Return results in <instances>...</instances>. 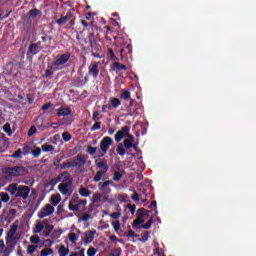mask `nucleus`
Segmentation results:
<instances>
[{"label":"nucleus","mask_w":256,"mask_h":256,"mask_svg":"<svg viewBox=\"0 0 256 256\" xmlns=\"http://www.w3.org/2000/svg\"><path fill=\"white\" fill-rule=\"evenodd\" d=\"M76 161L68 160L66 162H63L60 166V169H69L71 167H76L77 169H82V167H85V164L87 163V156L85 155H77Z\"/></svg>","instance_id":"f257e3e1"},{"label":"nucleus","mask_w":256,"mask_h":256,"mask_svg":"<svg viewBox=\"0 0 256 256\" xmlns=\"http://www.w3.org/2000/svg\"><path fill=\"white\" fill-rule=\"evenodd\" d=\"M4 173L8 177H23L29 173V170L24 166H14L5 168Z\"/></svg>","instance_id":"f03ea898"},{"label":"nucleus","mask_w":256,"mask_h":256,"mask_svg":"<svg viewBox=\"0 0 256 256\" xmlns=\"http://www.w3.org/2000/svg\"><path fill=\"white\" fill-rule=\"evenodd\" d=\"M95 164H96V167H98V169H101V170L96 172V175L94 176L93 181L95 183H99V181L103 179V176L105 175V173L109 171V165L107 164V160H102L100 162L99 160H96Z\"/></svg>","instance_id":"7ed1b4c3"},{"label":"nucleus","mask_w":256,"mask_h":256,"mask_svg":"<svg viewBox=\"0 0 256 256\" xmlns=\"http://www.w3.org/2000/svg\"><path fill=\"white\" fill-rule=\"evenodd\" d=\"M129 131H131V128L129 126H124L121 130L117 131L114 136L116 143H121L124 137H127L128 141H131L133 143V141H135V136L131 135Z\"/></svg>","instance_id":"20e7f679"},{"label":"nucleus","mask_w":256,"mask_h":256,"mask_svg":"<svg viewBox=\"0 0 256 256\" xmlns=\"http://www.w3.org/2000/svg\"><path fill=\"white\" fill-rule=\"evenodd\" d=\"M88 40L91 47L92 57H95L96 59H101L103 56L99 55L102 51L101 45L97 44V41H95V33H90L88 36Z\"/></svg>","instance_id":"39448f33"},{"label":"nucleus","mask_w":256,"mask_h":256,"mask_svg":"<svg viewBox=\"0 0 256 256\" xmlns=\"http://www.w3.org/2000/svg\"><path fill=\"white\" fill-rule=\"evenodd\" d=\"M18 227L19 225L14 224L13 226H11L10 230L7 233L6 244L10 249H15V241H17V238H15V234L17 233Z\"/></svg>","instance_id":"423d86ee"},{"label":"nucleus","mask_w":256,"mask_h":256,"mask_svg":"<svg viewBox=\"0 0 256 256\" xmlns=\"http://www.w3.org/2000/svg\"><path fill=\"white\" fill-rule=\"evenodd\" d=\"M111 145H113V138L109 136H105L100 141V150L102 151L101 157H105V155H107V151H109Z\"/></svg>","instance_id":"0eeeda50"},{"label":"nucleus","mask_w":256,"mask_h":256,"mask_svg":"<svg viewBox=\"0 0 256 256\" xmlns=\"http://www.w3.org/2000/svg\"><path fill=\"white\" fill-rule=\"evenodd\" d=\"M55 213V207L51 204H46L38 213L39 219H45Z\"/></svg>","instance_id":"6e6552de"},{"label":"nucleus","mask_w":256,"mask_h":256,"mask_svg":"<svg viewBox=\"0 0 256 256\" xmlns=\"http://www.w3.org/2000/svg\"><path fill=\"white\" fill-rule=\"evenodd\" d=\"M149 211L145 208L138 209V219H135L132 223V227H138V225H143L145 223V215H149Z\"/></svg>","instance_id":"1a4fd4ad"},{"label":"nucleus","mask_w":256,"mask_h":256,"mask_svg":"<svg viewBox=\"0 0 256 256\" xmlns=\"http://www.w3.org/2000/svg\"><path fill=\"white\" fill-rule=\"evenodd\" d=\"M29 193H31V187L21 185V186H18L16 197H21V199L26 200V199H29Z\"/></svg>","instance_id":"9d476101"},{"label":"nucleus","mask_w":256,"mask_h":256,"mask_svg":"<svg viewBox=\"0 0 256 256\" xmlns=\"http://www.w3.org/2000/svg\"><path fill=\"white\" fill-rule=\"evenodd\" d=\"M69 59H71V53L66 52L62 55H60L54 62V66L55 67H59L61 65H65V63H67V61H69Z\"/></svg>","instance_id":"9b49d317"},{"label":"nucleus","mask_w":256,"mask_h":256,"mask_svg":"<svg viewBox=\"0 0 256 256\" xmlns=\"http://www.w3.org/2000/svg\"><path fill=\"white\" fill-rule=\"evenodd\" d=\"M88 74L91 75L94 79H97L99 77V62H92L90 64Z\"/></svg>","instance_id":"f8f14e48"},{"label":"nucleus","mask_w":256,"mask_h":256,"mask_svg":"<svg viewBox=\"0 0 256 256\" xmlns=\"http://www.w3.org/2000/svg\"><path fill=\"white\" fill-rule=\"evenodd\" d=\"M71 185H73V180H70L66 183H61L58 186V190L62 195H69V187H71Z\"/></svg>","instance_id":"ddd939ff"},{"label":"nucleus","mask_w":256,"mask_h":256,"mask_svg":"<svg viewBox=\"0 0 256 256\" xmlns=\"http://www.w3.org/2000/svg\"><path fill=\"white\" fill-rule=\"evenodd\" d=\"M95 233H97L96 230H89L85 233L83 241L84 243H86V245H89V243H93V239H95Z\"/></svg>","instance_id":"4468645a"},{"label":"nucleus","mask_w":256,"mask_h":256,"mask_svg":"<svg viewBox=\"0 0 256 256\" xmlns=\"http://www.w3.org/2000/svg\"><path fill=\"white\" fill-rule=\"evenodd\" d=\"M73 18V14L71 12H67L65 16H61L58 20H56L57 25H65L67 21Z\"/></svg>","instance_id":"2eb2a0df"},{"label":"nucleus","mask_w":256,"mask_h":256,"mask_svg":"<svg viewBox=\"0 0 256 256\" xmlns=\"http://www.w3.org/2000/svg\"><path fill=\"white\" fill-rule=\"evenodd\" d=\"M78 201V197H73L69 204H68V208L70 209V211H79V204L77 203Z\"/></svg>","instance_id":"dca6fc26"},{"label":"nucleus","mask_w":256,"mask_h":256,"mask_svg":"<svg viewBox=\"0 0 256 256\" xmlns=\"http://www.w3.org/2000/svg\"><path fill=\"white\" fill-rule=\"evenodd\" d=\"M37 49H39L37 44H30L27 51V58L29 59L31 56L33 57V55H37V53H39Z\"/></svg>","instance_id":"f3484780"},{"label":"nucleus","mask_w":256,"mask_h":256,"mask_svg":"<svg viewBox=\"0 0 256 256\" xmlns=\"http://www.w3.org/2000/svg\"><path fill=\"white\" fill-rule=\"evenodd\" d=\"M48 44L47 45H44V46H41V41H38L37 43H33L34 45H36V47L38 49H40V51H43V49H49V47H51V41H53V36L50 35L48 36Z\"/></svg>","instance_id":"a211bd4d"},{"label":"nucleus","mask_w":256,"mask_h":256,"mask_svg":"<svg viewBox=\"0 0 256 256\" xmlns=\"http://www.w3.org/2000/svg\"><path fill=\"white\" fill-rule=\"evenodd\" d=\"M58 117H67L71 113V108H58L57 110Z\"/></svg>","instance_id":"6ab92c4d"},{"label":"nucleus","mask_w":256,"mask_h":256,"mask_svg":"<svg viewBox=\"0 0 256 256\" xmlns=\"http://www.w3.org/2000/svg\"><path fill=\"white\" fill-rule=\"evenodd\" d=\"M50 203L53 207H57L58 203H61V194H54L50 198Z\"/></svg>","instance_id":"aec40b11"},{"label":"nucleus","mask_w":256,"mask_h":256,"mask_svg":"<svg viewBox=\"0 0 256 256\" xmlns=\"http://www.w3.org/2000/svg\"><path fill=\"white\" fill-rule=\"evenodd\" d=\"M139 109H141V107H140L138 104H136V105L134 106V108H132V109H130V110L128 111L127 114H128L130 117H139V115H140Z\"/></svg>","instance_id":"412c9836"},{"label":"nucleus","mask_w":256,"mask_h":256,"mask_svg":"<svg viewBox=\"0 0 256 256\" xmlns=\"http://www.w3.org/2000/svg\"><path fill=\"white\" fill-rule=\"evenodd\" d=\"M18 189L19 186H17V183H13L8 186L7 191H9L11 195H14L16 197Z\"/></svg>","instance_id":"4be33fe9"},{"label":"nucleus","mask_w":256,"mask_h":256,"mask_svg":"<svg viewBox=\"0 0 256 256\" xmlns=\"http://www.w3.org/2000/svg\"><path fill=\"white\" fill-rule=\"evenodd\" d=\"M58 177H61L62 183H65V181L69 183V181H71V174L68 171L62 172Z\"/></svg>","instance_id":"5701e85b"},{"label":"nucleus","mask_w":256,"mask_h":256,"mask_svg":"<svg viewBox=\"0 0 256 256\" xmlns=\"http://www.w3.org/2000/svg\"><path fill=\"white\" fill-rule=\"evenodd\" d=\"M116 153H118V155H120V157H125V155L127 154V151L125 150V146H123V144L119 143L116 148Z\"/></svg>","instance_id":"b1692460"},{"label":"nucleus","mask_w":256,"mask_h":256,"mask_svg":"<svg viewBox=\"0 0 256 256\" xmlns=\"http://www.w3.org/2000/svg\"><path fill=\"white\" fill-rule=\"evenodd\" d=\"M61 181V177H56V178H53V179H50L47 184H46V187H55V185H57V183H60Z\"/></svg>","instance_id":"393cba45"},{"label":"nucleus","mask_w":256,"mask_h":256,"mask_svg":"<svg viewBox=\"0 0 256 256\" xmlns=\"http://www.w3.org/2000/svg\"><path fill=\"white\" fill-rule=\"evenodd\" d=\"M120 99H124V101H129L131 99V92L129 90H122L120 95Z\"/></svg>","instance_id":"a878e982"},{"label":"nucleus","mask_w":256,"mask_h":256,"mask_svg":"<svg viewBox=\"0 0 256 256\" xmlns=\"http://www.w3.org/2000/svg\"><path fill=\"white\" fill-rule=\"evenodd\" d=\"M58 253L60 256H67V255H69V249L67 247H65V245H61L58 250Z\"/></svg>","instance_id":"bb28decb"},{"label":"nucleus","mask_w":256,"mask_h":256,"mask_svg":"<svg viewBox=\"0 0 256 256\" xmlns=\"http://www.w3.org/2000/svg\"><path fill=\"white\" fill-rule=\"evenodd\" d=\"M113 66L115 67V69H117L118 71H127V65L125 64H121L119 62H114Z\"/></svg>","instance_id":"cd10ccee"},{"label":"nucleus","mask_w":256,"mask_h":256,"mask_svg":"<svg viewBox=\"0 0 256 256\" xmlns=\"http://www.w3.org/2000/svg\"><path fill=\"white\" fill-rule=\"evenodd\" d=\"M42 151H44V153H49V151H55V146L51 144H44L42 145Z\"/></svg>","instance_id":"c85d7f7f"},{"label":"nucleus","mask_w":256,"mask_h":256,"mask_svg":"<svg viewBox=\"0 0 256 256\" xmlns=\"http://www.w3.org/2000/svg\"><path fill=\"white\" fill-rule=\"evenodd\" d=\"M79 194L82 196V197H89L91 195V191L87 188H80L79 189Z\"/></svg>","instance_id":"c756f323"},{"label":"nucleus","mask_w":256,"mask_h":256,"mask_svg":"<svg viewBox=\"0 0 256 256\" xmlns=\"http://www.w3.org/2000/svg\"><path fill=\"white\" fill-rule=\"evenodd\" d=\"M0 197H1V203H9V194L5 192H0Z\"/></svg>","instance_id":"7c9ffc66"},{"label":"nucleus","mask_w":256,"mask_h":256,"mask_svg":"<svg viewBox=\"0 0 256 256\" xmlns=\"http://www.w3.org/2000/svg\"><path fill=\"white\" fill-rule=\"evenodd\" d=\"M45 229V223H38L36 224V227L34 229V233H41V231H43Z\"/></svg>","instance_id":"2f4dec72"},{"label":"nucleus","mask_w":256,"mask_h":256,"mask_svg":"<svg viewBox=\"0 0 256 256\" xmlns=\"http://www.w3.org/2000/svg\"><path fill=\"white\" fill-rule=\"evenodd\" d=\"M3 130L7 133L8 137H11V135H13V131L11 130V124L6 123L3 126Z\"/></svg>","instance_id":"473e14b6"},{"label":"nucleus","mask_w":256,"mask_h":256,"mask_svg":"<svg viewBox=\"0 0 256 256\" xmlns=\"http://www.w3.org/2000/svg\"><path fill=\"white\" fill-rule=\"evenodd\" d=\"M43 223H44L45 231H49V233H51L53 231V229H55V226L47 223V220H43Z\"/></svg>","instance_id":"72a5a7b5"},{"label":"nucleus","mask_w":256,"mask_h":256,"mask_svg":"<svg viewBox=\"0 0 256 256\" xmlns=\"http://www.w3.org/2000/svg\"><path fill=\"white\" fill-rule=\"evenodd\" d=\"M103 199V194L97 192L92 197V203H98V201H101Z\"/></svg>","instance_id":"f704fd0d"},{"label":"nucleus","mask_w":256,"mask_h":256,"mask_svg":"<svg viewBox=\"0 0 256 256\" xmlns=\"http://www.w3.org/2000/svg\"><path fill=\"white\" fill-rule=\"evenodd\" d=\"M62 139H63V141H65V143H69V141H71V139H73V136H71V134L69 132H64V133H62Z\"/></svg>","instance_id":"c9c22d12"},{"label":"nucleus","mask_w":256,"mask_h":256,"mask_svg":"<svg viewBox=\"0 0 256 256\" xmlns=\"http://www.w3.org/2000/svg\"><path fill=\"white\" fill-rule=\"evenodd\" d=\"M111 181L110 180H108V181H105V182H100L99 184H98V187H99V189L101 190V191H103V190H105V188H107V187H109V185H111Z\"/></svg>","instance_id":"e433bc0d"},{"label":"nucleus","mask_w":256,"mask_h":256,"mask_svg":"<svg viewBox=\"0 0 256 256\" xmlns=\"http://www.w3.org/2000/svg\"><path fill=\"white\" fill-rule=\"evenodd\" d=\"M116 199L121 203H127V199H129V196L127 194H119Z\"/></svg>","instance_id":"4c0bfd02"},{"label":"nucleus","mask_w":256,"mask_h":256,"mask_svg":"<svg viewBox=\"0 0 256 256\" xmlns=\"http://www.w3.org/2000/svg\"><path fill=\"white\" fill-rule=\"evenodd\" d=\"M111 105L114 109H117L121 105V100H119V98H112Z\"/></svg>","instance_id":"58836bf2"},{"label":"nucleus","mask_w":256,"mask_h":256,"mask_svg":"<svg viewBox=\"0 0 256 256\" xmlns=\"http://www.w3.org/2000/svg\"><path fill=\"white\" fill-rule=\"evenodd\" d=\"M49 255H53V249H51V248L43 249L40 252V256H49Z\"/></svg>","instance_id":"ea45409f"},{"label":"nucleus","mask_w":256,"mask_h":256,"mask_svg":"<svg viewBox=\"0 0 256 256\" xmlns=\"http://www.w3.org/2000/svg\"><path fill=\"white\" fill-rule=\"evenodd\" d=\"M108 57H110L111 61H119V58L115 56V52H113V49H108Z\"/></svg>","instance_id":"a19ab883"},{"label":"nucleus","mask_w":256,"mask_h":256,"mask_svg":"<svg viewBox=\"0 0 256 256\" xmlns=\"http://www.w3.org/2000/svg\"><path fill=\"white\" fill-rule=\"evenodd\" d=\"M37 245H29L27 247V254L28 255H33V253H35V251H37Z\"/></svg>","instance_id":"79ce46f5"},{"label":"nucleus","mask_w":256,"mask_h":256,"mask_svg":"<svg viewBox=\"0 0 256 256\" xmlns=\"http://www.w3.org/2000/svg\"><path fill=\"white\" fill-rule=\"evenodd\" d=\"M69 239L72 243H77V241H79V236H77L75 232H72L69 234Z\"/></svg>","instance_id":"37998d69"},{"label":"nucleus","mask_w":256,"mask_h":256,"mask_svg":"<svg viewBox=\"0 0 256 256\" xmlns=\"http://www.w3.org/2000/svg\"><path fill=\"white\" fill-rule=\"evenodd\" d=\"M30 241L37 245L38 243H41V238L38 235H33L30 237Z\"/></svg>","instance_id":"c03bdc74"},{"label":"nucleus","mask_w":256,"mask_h":256,"mask_svg":"<svg viewBox=\"0 0 256 256\" xmlns=\"http://www.w3.org/2000/svg\"><path fill=\"white\" fill-rule=\"evenodd\" d=\"M61 161H63V157L56 158L54 160L53 165L56 167V169H61Z\"/></svg>","instance_id":"a18cd8bd"},{"label":"nucleus","mask_w":256,"mask_h":256,"mask_svg":"<svg viewBox=\"0 0 256 256\" xmlns=\"http://www.w3.org/2000/svg\"><path fill=\"white\" fill-rule=\"evenodd\" d=\"M112 226L114 227V231L119 232V229H121V222L119 220H116L112 222Z\"/></svg>","instance_id":"49530a36"},{"label":"nucleus","mask_w":256,"mask_h":256,"mask_svg":"<svg viewBox=\"0 0 256 256\" xmlns=\"http://www.w3.org/2000/svg\"><path fill=\"white\" fill-rule=\"evenodd\" d=\"M21 155H23V151H21V148H19L18 150H16L13 154H12V159H19V157H21Z\"/></svg>","instance_id":"de8ad7c7"},{"label":"nucleus","mask_w":256,"mask_h":256,"mask_svg":"<svg viewBox=\"0 0 256 256\" xmlns=\"http://www.w3.org/2000/svg\"><path fill=\"white\" fill-rule=\"evenodd\" d=\"M123 174L119 171L114 172L113 181H121Z\"/></svg>","instance_id":"09e8293b"},{"label":"nucleus","mask_w":256,"mask_h":256,"mask_svg":"<svg viewBox=\"0 0 256 256\" xmlns=\"http://www.w3.org/2000/svg\"><path fill=\"white\" fill-rule=\"evenodd\" d=\"M149 237H151V233L146 232V233L140 238L141 243H147V241H149Z\"/></svg>","instance_id":"8fccbe9b"},{"label":"nucleus","mask_w":256,"mask_h":256,"mask_svg":"<svg viewBox=\"0 0 256 256\" xmlns=\"http://www.w3.org/2000/svg\"><path fill=\"white\" fill-rule=\"evenodd\" d=\"M126 207L132 215H135V211L137 210V206L135 204H127Z\"/></svg>","instance_id":"3c124183"},{"label":"nucleus","mask_w":256,"mask_h":256,"mask_svg":"<svg viewBox=\"0 0 256 256\" xmlns=\"http://www.w3.org/2000/svg\"><path fill=\"white\" fill-rule=\"evenodd\" d=\"M87 153H89V155H92V156L95 155L97 153V147L88 146Z\"/></svg>","instance_id":"603ef678"},{"label":"nucleus","mask_w":256,"mask_h":256,"mask_svg":"<svg viewBox=\"0 0 256 256\" xmlns=\"http://www.w3.org/2000/svg\"><path fill=\"white\" fill-rule=\"evenodd\" d=\"M154 255L158 256H167L165 252L163 251V248H156L154 249Z\"/></svg>","instance_id":"864d4df0"},{"label":"nucleus","mask_w":256,"mask_h":256,"mask_svg":"<svg viewBox=\"0 0 256 256\" xmlns=\"http://www.w3.org/2000/svg\"><path fill=\"white\" fill-rule=\"evenodd\" d=\"M99 129H101V122L96 120L94 125L91 127V131H99Z\"/></svg>","instance_id":"5fc2aeb1"},{"label":"nucleus","mask_w":256,"mask_h":256,"mask_svg":"<svg viewBox=\"0 0 256 256\" xmlns=\"http://www.w3.org/2000/svg\"><path fill=\"white\" fill-rule=\"evenodd\" d=\"M151 225H153V218H150L146 224L142 225V229H151Z\"/></svg>","instance_id":"6e6d98bb"},{"label":"nucleus","mask_w":256,"mask_h":256,"mask_svg":"<svg viewBox=\"0 0 256 256\" xmlns=\"http://www.w3.org/2000/svg\"><path fill=\"white\" fill-rule=\"evenodd\" d=\"M37 133V128L35 126H31L28 130V137H33Z\"/></svg>","instance_id":"4d7b16f0"},{"label":"nucleus","mask_w":256,"mask_h":256,"mask_svg":"<svg viewBox=\"0 0 256 256\" xmlns=\"http://www.w3.org/2000/svg\"><path fill=\"white\" fill-rule=\"evenodd\" d=\"M33 157L37 158L41 156V148L37 147L35 150L32 151Z\"/></svg>","instance_id":"13d9d810"},{"label":"nucleus","mask_w":256,"mask_h":256,"mask_svg":"<svg viewBox=\"0 0 256 256\" xmlns=\"http://www.w3.org/2000/svg\"><path fill=\"white\" fill-rule=\"evenodd\" d=\"M97 254V249L93 248V247H90L88 250H87V256H94Z\"/></svg>","instance_id":"bf43d9fd"},{"label":"nucleus","mask_w":256,"mask_h":256,"mask_svg":"<svg viewBox=\"0 0 256 256\" xmlns=\"http://www.w3.org/2000/svg\"><path fill=\"white\" fill-rule=\"evenodd\" d=\"M99 111H94L92 114V121L97 122L99 121V119H101V117H99Z\"/></svg>","instance_id":"052dcab7"},{"label":"nucleus","mask_w":256,"mask_h":256,"mask_svg":"<svg viewBox=\"0 0 256 256\" xmlns=\"http://www.w3.org/2000/svg\"><path fill=\"white\" fill-rule=\"evenodd\" d=\"M110 217L112 219H119V217H121V209H119L118 212H113L112 214H110Z\"/></svg>","instance_id":"680f3d73"},{"label":"nucleus","mask_w":256,"mask_h":256,"mask_svg":"<svg viewBox=\"0 0 256 256\" xmlns=\"http://www.w3.org/2000/svg\"><path fill=\"white\" fill-rule=\"evenodd\" d=\"M29 15H30V17L35 18V17H37V15H39V10H37L36 8L30 10V11H29Z\"/></svg>","instance_id":"e2e57ef3"},{"label":"nucleus","mask_w":256,"mask_h":256,"mask_svg":"<svg viewBox=\"0 0 256 256\" xmlns=\"http://www.w3.org/2000/svg\"><path fill=\"white\" fill-rule=\"evenodd\" d=\"M124 147H126V149H130V147H133V142H131V140H129V139H125Z\"/></svg>","instance_id":"0e129e2a"},{"label":"nucleus","mask_w":256,"mask_h":256,"mask_svg":"<svg viewBox=\"0 0 256 256\" xmlns=\"http://www.w3.org/2000/svg\"><path fill=\"white\" fill-rule=\"evenodd\" d=\"M50 107H53V104L51 102H48V103L42 105L41 109H42V111H49Z\"/></svg>","instance_id":"69168bd1"},{"label":"nucleus","mask_w":256,"mask_h":256,"mask_svg":"<svg viewBox=\"0 0 256 256\" xmlns=\"http://www.w3.org/2000/svg\"><path fill=\"white\" fill-rule=\"evenodd\" d=\"M88 219H91V214L85 213L81 218H79V221H87Z\"/></svg>","instance_id":"338daca9"},{"label":"nucleus","mask_w":256,"mask_h":256,"mask_svg":"<svg viewBox=\"0 0 256 256\" xmlns=\"http://www.w3.org/2000/svg\"><path fill=\"white\" fill-rule=\"evenodd\" d=\"M109 256H121V248L115 249Z\"/></svg>","instance_id":"774afa93"}]
</instances>
